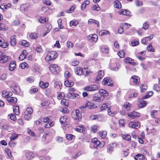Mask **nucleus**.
<instances>
[{"label": "nucleus", "instance_id": "1", "mask_svg": "<svg viewBox=\"0 0 160 160\" xmlns=\"http://www.w3.org/2000/svg\"><path fill=\"white\" fill-rule=\"evenodd\" d=\"M58 56V55L56 52L55 51H50L46 56L45 60L46 61H51L56 59Z\"/></svg>", "mask_w": 160, "mask_h": 160}, {"label": "nucleus", "instance_id": "2", "mask_svg": "<svg viewBox=\"0 0 160 160\" xmlns=\"http://www.w3.org/2000/svg\"><path fill=\"white\" fill-rule=\"evenodd\" d=\"M72 117L74 119L79 121L81 119L82 117L80 111L78 109H76L75 111L72 112Z\"/></svg>", "mask_w": 160, "mask_h": 160}, {"label": "nucleus", "instance_id": "3", "mask_svg": "<svg viewBox=\"0 0 160 160\" xmlns=\"http://www.w3.org/2000/svg\"><path fill=\"white\" fill-rule=\"evenodd\" d=\"M98 88V87L97 85L93 84L85 87L83 89L87 92H92L97 90Z\"/></svg>", "mask_w": 160, "mask_h": 160}, {"label": "nucleus", "instance_id": "4", "mask_svg": "<svg viewBox=\"0 0 160 160\" xmlns=\"http://www.w3.org/2000/svg\"><path fill=\"white\" fill-rule=\"evenodd\" d=\"M87 38L88 40H90L91 42H96L98 39V36L96 34H90L87 36Z\"/></svg>", "mask_w": 160, "mask_h": 160}, {"label": "nucleus", "instance_id": "5", "mask_svg": "<svg viewBox=\"0 0 160 160\" xmlns=\"http://www.w3.org/2000/svg\"><path fill=\"white\" fill-rule=\"evenodd\" d=\"M104 75V73L103 71H99L98 74V76L96 77L95 81L96 82L100 81Z\"/></svg>", "mask_w": 160, "mask_h": 160}, {"label": "nucleus", "instance_id": "6", "mask_svg": "<svg viewBox=\"0 0 160 160\" xmlns=\"http://www.w3.org/2000/svg\"><path fill=\"white\" fill-rule=\"evenodd\" d=\"M129 126L132 128H138L140 126V124L138 122H130L129 123Z\"/></svg>", "mask_w": 160, "mask_h": 160}, {"label": "nucleus", "instance_id": "7", "mask_svg": "<svg viewBox=\"0 0 160 160\" xmlns=\"http://www.w3.org/2000/svg\"><path fill=\"white\" fill-rule=\"evenodd\" d=\"M128 116L132 118H135L140 116L139 113L135 112H129L128 113Z\"/></svg>", "mask_w": 160, "mask_h": 160}, {"label": "nucleus", "instance_id": "8", "mask_svg": "<svg viewBox=\"0 0 160 160\" xmlns=\"http://www.w3.org/2000/svg\"><path fill=\"white\" fill-rule=\"evenodd\" d=\"M7 101L10 104H15L17 101V99L15 97H8L7 98Z\"/></svg>", "mask_w": 160, "mask_h": 160}, {"label": "nucleus", "instance_id": "9", "mask_svg": "<svg viewBox=\"0 0 160 160\" xmlns=\"http://www.w3.org/2000/svg\"><path fill=\"white\" fill-rule=\"evenodd\" d=\"M8 46V42H6L4 39L0 38V46L3 48H7Z\"/></svg>", "mask_w": 160, "mask_h": 160}, {"label": "nucleus", "instance_id": "10", "mask_svg": "<svg viewBox=\"0 0 160 160\" xmlns=\"http://www.w3.org/2000/svg\"><path fill=\"white\" fill-rule=\"evenodd\" d=\"M92 142L93 143V146L95 148L97 147L98 146H100V142L98 140L97 138H94L92 140Z\"/></svg>", "mask_w": 160, "mask_h": 160}, {"label": "nucleus", "instance_id": "11", "mask_svg": "<svg viewBox=\"0 0 160 160\" xmlns=\"http://www.w3.org/2000/svg\"><path fill=\"white\" fill-rule=\"evenodd\" d=\"M30 7L28 4H25L22 5L20 8V10L22 12H25L28 10V8Z\"/></svg>", "mask_w": 160, "mask_h": 160}, {"label": "nucleus", "instance_id": "12", "mask_svg": "<svg viewBox=\"0 0 160 160\" xmlns=\"http://www.w3.org/2000/svg\"><path fill=\"white\" fill-rule=\"evenodd\" d=\"M26 157L28 160L32 159L35 156L34 154L32 152H28L26 153Z\"/></svg>", "mask_w": 160, "mask_h": 160}, {"label": "nucleus", "instance_id": "13", "mask_svg": "<svg viewBox=\"0 0 160 160\" xmlns=\"http://www.w3.org/2000/svg\"><path fill=\"white\" fill-rule=\"evenodd\" d=\"M88 22L89 24L96 25L97 27H98L99 25V23L98 21L92 19H90Z\"/></svg>", "mask_w": 160, "mask_h": 160}, {"label": "nucleus", "instance_id": "14", "mask_svg": "<svg viewBox=\"0 0 160 160\" xmlns=\"http://www.w3.org/2000/svg\"><path fill=\"white\" fill-rule=\"evenodd\" d=\"M27 53L26 51L23 50L19 57V60L22 61L24 59L26 58Z\"/></svg>", "mask_w": 160, "mask_h": 160}, {"label": "nucleus", "instance_id": "15", "mask_svg": "<svg viewBox=\"0 0 160 160\" xmlns=\"http://www.w3.org/2000/svg\"><path fill=\"white\" fill-rule=\"evenodd\" d=\"M49 70H59L60 68L58 66L57 64H52L50 65L49 67Z\"/></svg>", "mask_w": 160, "mask_h": 160}, {"label": "nucleus", "instance_id": "16", "mask_svg": "<svg viewBox=\"0 0 160 160\" xmlns=\"http://www.w3.org/2000/svg\"><path fill=\"white\" fill-rule=\"evenodd\" d=\"M93 100L95 102H100L104 99V96H101L99 97L95 96L93 98Z\"/></svg>", "mask_w": 160, "mask_h": 160}, {"label": "nucleus", "instance_id": "17", "mask_svg": "<svg viewBox=\"0 0 160 160\" xmlns=\"http://www.w3.org/2000/svg\"><path fill=\"white\" fill-rule=\"evenodd\" d=\"M147 104V103L146 101L140 100L139 101V103L138 104V106L139 108H141L146 106Z\"/></svg>", "mask_w": 160, "mask_h": 160}, {"label": "nucleus", "instance_id": "18", "mask_svg": "<svg viewBox=\"0 0 160 160\" xmlns=\"http://www.w3.org/2000/svg\"><path fill=\"white\" fill-rule=\"evenodd\" d=\"M121 136L123 139L127 141H130L131 140V137L130 135L128 134H122Z\"/></svg>", "mask_w": 160, "mask_h": 160}, {"label": "nucleus", "instance_id": "19", "mask_svg": "<svg viewBox=\"0 0 160 160\" xmlns=\"http://www.w3.org/2000/svg\"><path fill=\"white\" fill-rule=\"evenodd\" d=\"M135 160H145L144 156L141 154H138L134 158Z\"/></svg>", "mask_w": 160, "mask_h": 160}, {"label": "nucleus", "instance_id": "20", "mask_svg": "<svg viewBox=\"0 0 160 160\" xmlns=\"http://www.w3.org/2000/svg\"><path fill=\"white\" fill-rule=\"evenodd\" d=\"M131 78L133 80V82L135 84H137L140 82L139 78L137 76L133 75L132 77Z\"/></svg>", "mask_w": 160, "mask_h": 160}, {"label": "nucleus", "instance_id": "21", "mask_svg": "<svg viewBox=\"0 0 160 160\" xmlns=\"http://www.w3.org/2000/svg\"><path fill=\"white\" fill-rule=\"evenodd\" d=\"M49 85L48 82L45 83L42 81H40L39 83V86L42 88H47Z\"/></svg>", "mask_w": 160, "mask_h": 160}, {"label": "nucleus", "instance_id": "22", "mask_svg": "<svg viewBox=\"0 0 160 160\" xmlns=\"http://www.w3.org/2000/svg\"><path fill=\"white\" fill-rule=\"evenodd\" d=\"M8 59V57L6 55L0 56V63H4L6 62Z\"/></svg>", "mask_w": 160, "mask_h": 160}, {"label": "nucleus", "instance_id": "23", "mask_svg": "<svg viewBox=\"0 0 160 160\" xmlns=\"http://www.w3.org/2000/svg\"><path fill=\"white\" fill-rule=\"evenodd\" d=\"M99 92L101 94V96H108V92L105 90L101 89L99 90Z\"/></svg>", "mask_w": 160, "mask_h": 160}, {"label": "nucleus", "instance_id": "24", "mask_svg": "<svg viewBox=\"0 0 160 160\" xmlns=\"http://www.w3.org/2000/svg\"><path fill=\"white\" fill-rule=\"evenodd\" d=\"M10 43L11 45L13 47H14L16 45V40L15 36H12L11 37Z\"/></svg>", "mask_w": 160, "mask_h": 160}, {"label": "nucleus", "instance_id": "25", "mask_svg": "<svg viewBox=\"0 0 160 160\" xmlns=\"http://www.w3.org/2000/svg\"><path fill=\"white\" fill-rule=\"evenodd\" d=\"M119 14H122L124 15L129 16L130 12L129 11H127L126 10H122L118 12Z\"/></svg>", "mask_w": 160, "mask_h": 160}, {"label": "nucleus", "instance_id": "26", "mask_svg": "<svg viewBox=\"0 0 160 160\" xmlns=\"http://www.w3.org/2000/svg\"><path fill=\"white\" fill-rule=\"evenodd\" d=\"M109 32L107 30H102L100 31L99 33V35L100 36L105 35H109Z\"/></svg>", "mask_w": 160, "mask_h": 160}, {"label": "nucleus", "instance_id": "27", "mask_svg": "<svg viewBox=\"0 0 160 160\" xmlns=\"http://www.w3.org/2000/svg\"><path fill=\"white\" fill-rule=\"evenodd\" d=\"M16 65L15 62L14 61H12L9 66V70H14L16 68Z\"/></svg>", "mask_w": 160, "mask_h": 160}, {"label": "nucleus", "instance_id": "28", "mask_svg": "<svg viewBox=\"0 0 160 160\" xmlns=\"http://www.w3.org/2000/svg\"><path fill=\"white\" fill-rule=\"evenodd\" d=\"M64 84L66 87H69L73 86L74 84L73 82H71L69 80H66L64 82Z\"/></svg>", "mask_w": 160, "mask_h": 160}, {"label": "nucleus", "instance_id": "29", "mask_svg": "<svg viewBox=\"0 0 160 160\" xmlns=\"http://www.w3.org/2000/svg\"><path fill=\"white\" fill-rule=\"evenodd\" d=\"M114 3V7L115 8H121V3L118 1H115Z\"/></svg>", "mask_w": 160, "mask_h": 160}, {"label": "nucleus", "instance_id": "30", "mask_svg": "<svg viewBox=\"0 0 160 160\" xmlns=\"http://www.w3.org/2000/svg\"><path fill=\"white\" fill-rule=\"evenodd\" d=\"M98 134L102 138H104L107 136V132L106 131H103L102 132H99Z\"/></svg>", "mask_w": 160, "mask_h": 160}, {"label": "nucleus", "instance_id": "31", "mask_svg": "<svg viewBox=\"0 0 160 160\" xmlns=\"http://www.w3.org/2000/svg\"><path fill=\"white\" fill-rule=\"evenodd\" d=\"M133 61V60L129 58H127L125 60V62L126 63H130L134 65V62H132Z\"/></svg>", "mask_w": 160, "mask_h": 160}, {"label": "nucleus", "instance_id": "32", "mask_svg": "<svg viewBox=\"0 0 160 160\" xmlns=\"http://www.w3.org/2000/svg\"><path fill=\"white\" fill-rule=\"evenodd\" d=\"M54 87L57 88L61 89L62 88V83L59 82H56L54 84Z\"/></svg>", "mask_w": 160, "mask_h": 160}, {"label": "nucleus", "instance_id": "33", "mask_svg": "<svg viewBox=\"0 0 160 160\" xmlns=\"http://www.w3.org/2000/svg\"><path fill=\"white\" fill-rule=\"evenodd\" d=\"M90 3L88 0H86L84 2L82 3L81 6V9L83 10L86 8L87 5H88Z\"/></svg>", "mask_w": 160, "mask_h": 160}, {"label": "nucleus", "instance_id": "34", "mask_svg": "<svg viewBox=\"0 0 160 160\" xmlns=\"http://www.w3.org/2000/svg\"><path fill=\"white\" fill-rule=\"evenodd\" d=\"M76 95L78 96V94H74V93H68L67 94V97H68V98H76Z\"/></svg>", "mask_w": 160, "mask_h": 160}, {"label": "nucleus", "instance_id": "35", "mask_svg": "<svg viewBox=\"0 0 160 160\" xmlns=\"http://www.w3.org/2000/svg\"><path fill=\"white\" fill-rule=\"evenodd\" d=\"M101 51L103 53H108L109 52V49L105 46H102L101 49Z\"/></svg>", "mask_w": 160, "mask_h": 160}, {"label": "nucleus", "instance_id": "36", "mask_svg": "<svg viewBox=\"0 0 160 160\" xmlns=\"http://www.w3.org/2000/svg\"><path fill=\"white\" fill-rule=\"evenodd\" d=\"M66 137L67 139L69 140H71L73 139H75V136L71 134H67L66 135Z\"/></svg>", "mask_w": 160, "mask_h": 160}, {"label": "nucleus", "instance_id": "37", "mask_svg": "<svg viewBox=\"0 0 160 160\" xmlns=\"http://www.w3.org/2000/svg\"><path fill=\"white\" fill-rule=\"evenodd\" d=\"M8 27L3 23H0V30H7L8 29Z\"/></svg>", "mask_w": 160, "mask_h": 160}, {"label": "nucleus", "instance_id": "38", "mask_svg": "<svg viewBox=\"0 0 160 160\" xmlns=\"http://www.w3.org/2000/svg\"><path fill=\"white\" fill-rule=\"evenodd\" d=\"M13 112L15 114L17 115H18L19 114V107L18 106H17L13 108Z\"/></svg>", "mask_w": 160, "mask_h": 160}, {"label": "nucleus", "instance_id": "39", "mask_svg": "<svg viewBox=\"0 0 160 160\" xmlns=\"http://www.w3.org/2000/svg\"><path fill=\"white\" fill-rule=\"evenodd\" d=\"M147 86L144 84H142L140 86L141 92H144L146 90L147 88Z\"/></svg>", "mask_w": 160, "mask_h": 160}, {"label": "nucleus", "instance_id": "40", "mask_svg": "<svg viewBox=\"0 0 160 160\" xmlns=\"http://www.w3.org/2000/svg\"><path fill=\"white\" fill-rule=\"evenodd\" d=\"M13 89L17 94H18L20 92L21 90L18 86H15L13 87Z\"/></svg>", "mask_w": 160, "mask_h": 160}, {"label": "nucleus", "instance_id": "41", "mask_svg": "<svg viewBox=\"0 0 160 160\" xmlns=\"http://www.w3.org/2000/svg\"><path fill=\"white\" fill-rule=\"evenodd\" d=\"M29 37L32 39H36L38 37L37 33H32L29 34Z\"/></svg>", "mask_w": 160, "mask_h": 160}, {"label": "nucleus", "instance_id": "42", "mask_svg": "<svg viewBox=\"0 0 160 160\" xmlns=\"http://www.w3.org/2000/svg\"><path fill=\"white\" fill-rule=\"evenodd\" d=\"M67 119V117L66 116H64L61 117L60 119V121L61 124L64 123Z\"/></svg>", "mask_w": 160, "mask_h": 160}, {"label": "nucleus", "instance_id": "43", "mask_svg": "<svg viewBox=\"0 0 160 160\" xmlns=\"http://www.w3.org/2000/svg\"><path fill=\"white\" fill-rule=\"evenodd\" d=\"M65 97V95L64 92H61L57 96V98L58 99L60 100L63 98Z\"/></svg>", "mask_w": 160, "mask_h": 160}, {"label": "nucleus", "instance_id": "44", "mask_svg": "<svg viewBox=\"0 0 160 160\" xmlns=\"http://www.w3.org/2000/svg\"><path fill=\"white\" fill-rule=\"evenodd\" d=\"M123 106L125 108L128 110H129L130 109V106L129 102H125Z\"/></svg>", "mask_w": 160, "mask_h": 160}, {"label": "nucleus", "instance_id": "45", "mask_svg": "<svg viewBox=\"0 0 160 160\" xmlns=\"http://www.w3.org/2000/svg\"><path fill=\"white\" fill-rule=\"evenodd\" d=\"M20 44L26 47H28L29 45V43L25 40H23L21 42Z\"/></svg>", "mask_w": 160, "mask_h": 160}, {"label": "nucleus", "instance_id": "46", "mask_svg": "<svg viewBox=\"0 0 160 160\" xmlns=\"http://www.w3.org/2000/svg\"><path fill=\"white\" fill-rule=\"evenodd\" d=\"M84 71H75V73L78 75L81 76L82 75L84 76Z\"/></svg>", "mask_w": 160, "mask_h": 160}, {"label": "nucleus", "instance_id": "47", "mask_svg": "<svg viewBox=\"0 0 160 160\" xmlns=\"http://www.w3.org/2000/svg\"><path fill=\"white\" fill-rule=\"evenodd\" d=\"M72 75V73L70 72L69 71H66L64 73V76L65 78L68 79Z\"/></svg>", "mask_w": 160, "mask_h": 160}, {"label": "nucleus", "instance_id": "48", "mask_svg": "<svg viewBox=\"0 0 160 160\" xmlns=\"http://www.w3.org/2000/svg\"><path fill=\"white\" fill-rule=\"evenodd\" d=\"M147 50L150 52H153L154 51V49L152 48V45L150 44L147 47Z\"/></svg>", "mask_w": 160, "mask_h": 160}, {"label": "nucleus", "instance_id": "49", "mask_svg": "<svg viewBox=\"0 0 160 160\" xmlns=\"http://www.w3.org/2000/svg\"><path fill=\"white\" fill-rule=\"evenodd\" d=\"M110 80V79L109 78H104L102 81V84L104 85L107 84L108 83V82Z\"/></svg>", "mask_w": 160, "mask_h": 160}, {"label": "nucleus", "instance_id": "50", "mask_svg": "<svg viewBox=\"0 0 160 160\" xmlns=\"http://www.w3.org/2000/svg\"><path fill=\"white\" fill-rule=\"evenodd\" d=\"M108 108V105L106 103L103 104L100 108L101 111H102L105 110L106 108Z\"/></svg>", "mask_w": 160, "mask_h": 160}, {"label": "nucleus", "instance_id": "51", "mask_svg": "<svg viewBox=\"0 0 160 160\" xmlns=\"http://www.w3.org/2000/svg\"><path fill=\"white\" fill-rule=\"evenodd\" d=\"M157 111L156 110H153L151 111L150 113V114L151 117L153 118H155V116H156V114L155 113L157 112Z\"/></svg>", "mask_w": 160, "mask_h": 160}, {"label": "nucleus", "instance_id": "52", "mask_svg": "<svg viewBox=\"0 0 160 160\" xmlns=\"http://www.w3.org/2000/svg\"><path fill=\"white\" fill-rule=\"evenodd\" d=\"M153 88L154 90L157 92L160 91V88L157 84H155L154 85Z\"/></svg>", "mask_w": 160, "mask_h": 160}, {"label": "nucleus", "instance_id": "53", "mask_svg": "<svg viewBox=\"0 0 160 160\" xmlns=\"http://www.w3.org/2000/svg\"><path fill=\"white\" fill-rule=\"evenodd\" d=\"M118 55L120 58H122L125 56V53L123 51H120L118 53Z\"/></svg>", "mask_w": 160, "mask_h": 160}, {"label": "nucleus", "instance_id": "54", "mask_svg": "<svg viewBox=\"0 0 160 160\" xmlns=\"http://www.w3.org/2000/svg\"><path fill=\"white\" fill-rule=\"evenodd\" d=\"M2 128L3 129H6L8 131H10L11 130V127L7 125H4L2 126Z\"/></svg>", "mask_w": 160, "mask_h": 160}, {"label": "nucleus", "instance_id": "55", "mask_svg": "<svg viewBox=\"0 0 160 160\" xmlns=\"http://www.w3.org/2000/svg\"><path fill=\"white\" fill-rule=\"evenodd\" d=\"M78 23V21H71L70 22V26H76Z\"/></svg>", "mask_w": 160, "mask_h": 160}, {"label": "nucleus", "instance_id": "56", "mask_svg": "<svg viewBox=\"0 0 160 160\" xmlns=\"http://www.w3.org/2000/svg\"><path fill=\"white\" fill-rule=\"evenodd\" d=\"M136 6L138 7L142 6L143 5L142 2L139 0H137L136 1Z\"/></svg>", "mask_w": 160, "mask_h": 160}, {"label": "nucleus", "instance_id": "57", "mask_svg": "<svg viewBox=\"0 0 160 160\" xmlns=\"http://www.w3.org/2000/svg\"><path fill=\"white\" fill-rule=\"evenodd\" d=\"M92 9L93 10H97V11H98L100 10V8L99 7V5H94L92 8Z\"/></svg>", "mask_w": 160, "mask_h": 160}, {"label": "nucleus", "instance_id": "58", "mask_svg": "<svg viewBox=\"0 0 160 160\" xmlns=\"http://www.w3.org/2000/svg\"><path fill=\"white\" fill-rule=\"evenodd\" d=\"M31 115L28 113L25 112L24 116V118L25 119L28 120L31 117Z\"/></svg>", "mask_w": 160, "mask_h": 160}, {"label": "nucleus", "instance_id": "59", "mask_svg": "<svg viewBox=\"0 0 160 160\" xmlns=\"http://www.w3.org/2000/svg\"><path fill=\"white\" fill-rule=\"evenodd\" d=\"M97 128L98 126L97 125H94L91 127V130L95 133L98 130Z\"/></svg>", "mask_w": 160, "mask_h": 160}, {"label": "nucleus", "instance_id": "60", "mask_svg": "<svg viewBox=\"0 0 160 160\" xmlns=\"http://www.w3.org/2000/svg\"><path fill=\"white\" fill-rule=\"evenodd\" d=\"M43 3L48 6H50L51 5V2L49 0H44L43 1Z\"/></svg>", "mask_w": 160, "mask_h": 160}, {"label": "nucleus", "instance_id": "61", "mask_svg": "<svg viewBox=\"0 0 160 160\" xmlns=\"http://www.w3.org/2000/svg\"><path fill=\"white\" fill-rule=\"evenodd\" d=\"M9 116H10V118L12 120L15 121L16 120V118L15 115L12 114H9Z\"/></svg>", "mask_w": 160, "mask_h": 160}, {"label": "nucleus", "instance_id": "62", "mask_svg": "<svg viewBox=\"0 0 160 160\" xmlns=\"http://www.w3.org/2000/svg\"><path fill=\"white\" fill-rule=\"evenodd\" d=\"M18 135L16 133H14L10 137V139L11 140H14L18 137Z\"/></svg>", "mask_w": 160, "mask_h": 160}, {"label": "nucleus", "instance_id": "63", "mask_svg": "<svg viewBox=\"0 0 160 160\" xmlns=\"http://www.w3.org/2000/svg\"><path fill=\"white\" fill-rule=\"evenodd\" d=\"M28 64L26 62H23L19 66L22 69H24L25 67H27L28 66Z\"/></svg>", "mask_w": 160, "mask_h": 160}, {"label": "nucleus", "instance_id": "64", "mask_svg": "<svg viewBox=\"0 0 160 160\" xmlns=\"http://www.w3.org/2000/svg\"><path fill=\"white\" fill-rule=\"evenodd\" d=\"M32 109L31 107H29L27 109L26 111L25 112L31 114L32 112Z\"/></svg>", "mask_w": 160, "mask_h": 160}]
</instances>
